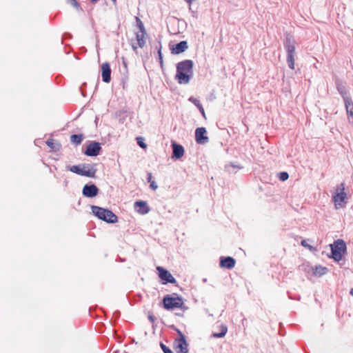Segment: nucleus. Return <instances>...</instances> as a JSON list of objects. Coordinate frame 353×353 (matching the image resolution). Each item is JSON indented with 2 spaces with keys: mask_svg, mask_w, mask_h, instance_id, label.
I'll use <instances>...</instances> for the list:
<instances>
[{
  "mask_svg": "<svg viewBox=\"0 0 353 353\" xmlns=\"http://www.w3.org/2000/svg\"><path fill=\"white\" fill-rule=\"evenodd\" d=\"M337 90L342 96L344 103L350 105V100H351V98L348 96L345 85L342 83H337Z\"/></svg>",
  "mask_w": 353,
  "mask_h": 353,
  "instance_id": "16",
  "label": "nucleus"
},
{
  "mask_svg": "<svg viewBox=\"0 0 353 353\" xmlns=\"http://www.w3.org/2000/svg\"><path fill=\"white\" fill-rule=\"evenodd\" d=\"M83 140V135L82 134H72L70 137V141L71 143L79 145Z\"/></svg>",
  "mask_w": 353,
  "mask_h": 353,
  "instance_id": "25",
  "label": "nucleus"
},
{
  "mask_svg": "<svg viewBox=\"0 0 353 353\" xmlns=\"http://www.w3.org/2000/svg\"><path fill=\"white\" fill-rule=\"evenodd\" d=\"M158 55H159V59L160 64L162 66L163 65V57H162V53H161V47L159 48V49L158 50Z\"/></svg>",
  "mask_w": 353,
  "mask_h": 353,
  "instance_id": "32",
  "label": "nucleus"
},
{
  "mask_svg": "<svg viewBox=\"0 0 353 353\" xmlns=\"http://www.w3.org/2000/svg\"><path fill=\"white\" fill-rule=\"evenodd\" d=\"M188 48V42L186 41H181L176 43L175 46L172 49V52L173 54H179L185 52Z\"/></svg>",
  "mask_w": 353,
  "mask_h": 353,
  "instance_id": "15",
  "label": "nucleus"
},
{
  "mask_svg": "<svg viewBox=\"0 0 353 353\" xmlns=\"http://www.w3.org/2000/svg\"><path fill=\"white\" fill-rule=\"evenodd\" d=\"M70 1H71V4L73 6H74L76 8H79V5L78 2L77 1V0H70Z\"/></svg>",
  "mask_w": 353,
  "mask_h": 353,
  "instance_id": "36",
  "label": "nucleus"
},
{
  "mask_svg": "<svg viewBox=\"0 0 353 353\" xmlns=\"http://www.w3.org/2000/svg\"><path fill=\"white\" fill-rule=\"evenodd\" d=\"M101 150L99 143L93 141L87 146L85 154L88 157H96L99 154Z\"/></svg>",
  "mask_w": 353,
  "mask_h": 353,
  "instance_id": "9",
  "label": "nucleus"
},
{
  "mask_svg": "<svg viewBox=\"0 0 353 353\" xmlns=\"http://www.w3.org/2000/svg\"><path fill=\"white\" fill-rule=\"evenodd\" d=\"M46 144L48 145V147H50L51 149H52L54 151H59L61 148V144L58 141H57L52 139H48L46 141Z\"/></svg>",
  "mask_w": 353,
  "mask_h": 353,
  "instance_id": "21",
  "label": "nucleus"
},
{
  "mask_svg": "<svg viewBox=\"0 0 353 353\" xmlns=\"http://www.w3.org/2000/svg\"><path fill=\"white\" fill-rule=\"evenodd\" d=\"M81 173L83 174H81V176H85L91 178L95 177L97 170L94 169L91 165L85 163L81 164Z\"/></svg>",
  "mask_w": 353,
  "mask_h": 353,
  "instance_id": "11",
  "label": "nucleus"
},
{
  "mask_svg": "<svg viewBox=\"0 0 353 353\" xmlns=\"http://www.w3.org/2000/svg\"><path fill=\"white\" fill-rule=\"evenodd\" d=\"M164 307L166 310H173L174 308H181L183 310L188 309L184 305L183 298L179 296L176 294H173L172 296L166 295L163 299Z\"/></svg>",
  "mask_w": 353,
  "mask_h": 353,
  "instance_id": "4",
  "label": "nucleus"
},
{
  "mask_svg": "<svg viewBox=\"0 0 353 353\" xmlns=\"http://www.w3.org/2000/svg\"><path fill=\"white\" fill-rule=\"evenodd\" d=\"M150 183V187L152 190H156L158 188V185H157V183L154 181H151V183Z\"/></svg>",
  "mask_w": 353,
  "mask_h": 353,
  "instance_id": "33",
  "label": "nucleus"
},
{
  "mask_svg": "<svg viewBox=\"0 0 353 353\" xmlns=\"http://www.w3.org/2000/svg\"><path fill=\"white\" fill-rule=\"evenodd\" d=\"M132 49L136 51L137 49V47L136 46H134V44L132 45Z\"/></svg>",
  "mask_w": 353,
  "mask_h": 353,
  "instance_id": "40",
  "label": "nucleus"
},
{
  "mask_svg": "<svg viewBox=\"0 0 353 353\" xmlns=\"http://www.w3.org/2000/svg\"><path fill=\"white\" fill-rule=\"evenodd\" d=\"M187 3H188L189 4L192 3V2L193 1V0H185Z\"/></svg>",
  "mask_w": 353,
  "mask_h": 353,
  "instance_id": "42",
  "label": "nucleus"
},
{
  "mask_svg": "<svg viewBox=\"0 0 353 353\" xmlns=\"http://www.w3.org/2000/svg\"><path fill=\"white\" fill-rule=\"evenodd\" d=\"M279 176L281 181H285L289 178V174L286 172H282L279 173Z\"/></svg>",
  "mask_w": 353,
  "mask_h": 353,
  "instance_id": "28",
  "label": "nucleus"
},
{
  "mask_svg": "<svg viewBox=\"0 0 353 353\" xmlns=\"http://www.w3.org/2000/svg\"><path fill=\"white\" fill-rule=\"evenodd\" d=\"M184 154V149L182 145L172 143V158L180 159Z\"/></svg>",
  "mask_w": 353,
  "mask_h": 353,
  "instance_id": "14",
  "label": "nucleus"
},
{
  "mask_svg": "<svg viewBox=\"0 0 353 353\" xmlns=\"http://www.w3.org/2000/svg\"><path fill=\"white\" fill-rule=\"evenodd\" d=\"M147 176H148V177H147V180H148V183H151V181H153L152 180V173L148 172V173L147 174Z\"/></svg>",
  "mask_w": 353,
  "mask_h": 353,
  "instance_id": "37",
  "label": "nucleus"
},
{
  "mask_svg": "<svg viewBox=\"0 0 353 353\" xmlns=\"http://www.w3.org/2000/svg\"><path fill=\"white\" fill-rule=\"evenodd\" d=\"M92 213L99 219L107 223H114L118 221L117 216L111 210L99 206L92 205Z\"/></svg>",
  "mask_w": 353,
  "mask_h": 353,
  "instance_id": "3",
  "label": "nucleus"
},
{
  "mask_svg": "<svg viewBox=\"0 0 353 353\" xmlns=\"http://www.w3.org/2000/svg\"><path fill=\"white\" fill-rule=\"evenodd\" d=\"M193 61L186 59L176 65L175 79L180 84H187L190 82L193 74Z\"/></svg>",
  "mask_w": 353,
  "mask_h": 353,
  "instance_id": "1",
  "label": "nucleus"
},
{
  "mask_svg": "<svg viewBox=\"0 0 353 353\" xmlns=\"http://www.w3.org/2000/svg\"><path fill=\"white\" fill-rule=\"evenodd\" d=\"M148 318H149V320H150L152 323H153V322L154 321V320H155L154 316H152V315H150V316H148Z\"/></svg>",
  "mask_w": 353,
  "mask_h": 353,
  "instance_id": "38",
  "label": "nucleus"
},
{
  "mask_svg": "<svg viewBox=\"0 0 353 353\" xmlns=\"http://www.w3.org/2000/svg\"><path fill=\"white\" fill-rule=\"evenodd\" d=\"M207 130L204 127L197 128L195 130V141L198 144L205 145L209 142V137L206 135Z\"/></svg>",
  "mask_w": 353,
  "mask_h": 353,
  "instance_id": "6",
  "label": "nucleus"
},
{
  "mask_svg": "<svg viewBox=\"0 0 353 353\" xmlns=\"http://www.w3.org/2000/svg\"><path fill=\"white\" fill-rule=\"evenodd\" d=\"M92 3H96L98 0H90Z\"/></svg>",
  "mask_w": 353,
  "mask_h": 353,
  "instance_id": "44",
  "label": "nucleus"
},
{
  "mask_svg": "<svg viewBox=\"0 0 353 353\" xmlns=\"http://www.w3.org/2000/svg\"><path fill=\"white\" fill-rule=\"evenodd\" d=\"M346 193L345 192H336L333 196V200L336 204V206L341 205L343 202H344L346 199Z\"/></svg>",
  "mask_w": 353,
  "mask_h": 353,
  "instance_id": "18",
  "label": "nucleus"
},
{
  "mask_svg": "<svg viewBox=\"0 0 353 353\" xmlns=\"http://www.w3.org/2000/svg\"><path fill=\"white\" fill-rule=\"evenodd\" d=\"M237 168V166H236L234 164H229V165H225V170L229 172V173H235L236 172V170L235 169ZM238 168H240L239 167H238Z\"/></svg>",
  "mask_w": 353,
  "mask_h": 353,
  "instance_id": "27",
  "label": "nucleus"
},
{
  "mask_svg": "<svg viewBox=\"0 0 353 353\" xmlns=\"http://www.w3.org/2000/svg\"><path fill=\"white\" fill-rule=\"evenodd\" d=\"M123 64L125 68L127 67V63H126L125 61L124 60V59H123Z\"/></svg>",
  "mask_w": 353,
  "mask_h": 353,
  "instance_id": "41",
  "label": "nucleus"
},
{
  "mask_svg": "<svg viewBox=\"0 0 353 353\" xmlns=\"http://www.w3.org/2000/svg\"><path fill=\"white\" fill-rule=\"evenodd\" d=\"M345 106L346 108L349 121L353 125V103L352 99L350 100V105L347 103H345Z\"/></svg>",
  "mask_w": 353,
  "mask_h": 353,
  "instance_id": "20",
  "label": "nucleus"
},
{
  "mask_svg": "<svg viewBox=\"0 0 353 353\" xmlns=\"http://www.w3.org/2000/svg\"><path fill=\"white\" fill-rule=\"evenodd\" d=\"M336 191L337 192H345V183H342L338 185Z\"/></svg>",
  "mask_w": 353,
  "mask_h": 353,
  "instance_id": "31",
  "label": "nucleus"
},
{
  "mask_svg": "<svg viewBox=\"0 0 353 353\" xmlns=\"http://www.w3.org/2000/svg\"><path fill=\"white\" fill-rule=\"evenodd\" d=\"M284 48L287 52V63L288 67L290 69H294V54H295V41L290 34H288L285 38V41L284 43Z\"/></svg>",
  "mask_w": 353,
  "mask_h": 353,
  "instance_id": "2",
  "label": "nucleus"
},
{
  "mask_svg": "<svg viewBox=\"0 0 353 353\" xmlns=\"http://www.w3.org/2000/svg\"><path fill=\"white\" fill-rule=\"evenodd\" d=\"M83 196L88 198L96 196L99 193V188L94 184H85L82 190Z\"/></svg>",
  "mask_w": 353,
  "mask_h": 353,
  "instance_id": "8",
  "label": "nucleus"
},
{
  "mask_svg": "<svg viewBox=\"0 0 353 353\" xmlns=\"http://www.w3.org/2000/svg\"><path fill=\"white\" fill-rule=\"evenodd\" d=\"M227 332H228L227 326L222 325L221 326V332H218V333L214 332L212 336L214 338H222L225 336Z\"/></svg>",
  "mask_w": 353,
  "mask_h": 353,
  "instance_id": "24",
  "label": "nucleus"
},
{
  "mask_svg": "<svg viewBox=\"0 0 353 353\" xmlns=\"http://www.w3.org/2000/svg\"><path fill=\"white\" fill-rule=\"evenodd\" d=\"M139 139H140L139 138V139H138V141H137L138 145H139L141 148L145 149V148L147 147V145H146L143 141H140Z\"/></svg>",
  "mask_w": 353,
  "mask_h": 353,
  "instance_id": "34",
  "label": "nucleus"
},
{
  "mask_svg": "<svg viewBox=\"0 0 353 353\" xmlns=\"http://www.w3.org/2000/svg\"><path fill=\"white\" fill-rule=\"evenodd\" d=\"M112 1L114 3H115L117 0H112Z\"/></svg>",
  "mask_w": 353,
  "mask_h": 353,
  "instance_id": "45",
  "label": "nucleus"
},
{
  "mask_svg": "<svg viewBox=\"0 0 353 353\" xmlns=\"http://www.w3.org/2000/svg\"><path fill=\"white\" fill-rule=\"evenodd\" d=\"M135 207H139L140 209L138 210V212L141 214H148L150 211V208L147 205V203L143 201H137L134 203Z\"/></svg>",
  "mask_w": 353,
  "mask_h": 353,
  "instance_id": "17",
  "label": "nucleus"
},
{
  "mask_svg": "<svg viewBox=\"0 0 353 353\" xmlns=\"http://www.w3.org/2000/svg\"><path fill=\"white\" fill-rule=\"evenodd\" d=\"M189 101L190 102H192V103H194L196 106V108L199 109V112L201 113L203 117H205V113L204 109H203L201 103H200L199 100H198L197 99H196L193 97H190L189 98Z\"/></svg>",
  "mask_w": 353,
  "mask_h": 353,
  "instance_id": "23",
  "label": "nucleus"
},
{
  "mask_svg": "<svg viewBox=\"0 0 353 353\" xmlns=\"http://www.w3.org/2000/svg\"><path fill=\"white\" fill-rule=\"evenodd\" d=\"M102 79L105 83H109L111 80V69L108 62L103 63L101 65Z\"/></svg>",
  "mask_w": 353,
  "mask_h": 353,
  "instance_id": "10",
  "label": "nucleus"
},
{
  "mask_svg": "<svg viewBox=\"0 0 353 353\" xmlns=\"http://www.w3.org/2000/svg\"><path fill=\"white\" fill-rule=\"evenodd\" d=\"M350 294L353 296V288L350 290Z\"/></svg>",
  "mask_w": 353,
  "mask_h": 353,
  "instance_id": "43",
  "label": "nucleus"
},
{
  "mask_svg": "<svg viewBox=\"0 0 353 353\" xmlns=\"http://www.w3.org/2000/svg\"><path fill=\"white\" fill-rule=\"evenodd\" d=\"M157 270L159 272V278L165 281L164 283H176V280L173 277L172 274L167 270L164 269L162 267L158 266L157 267Z\"/></svg>",
  "mask_w": 353,
  "mask_h": 353,
  "instance_id": "7",
  "label": "nucleus"
},
{
  "mask_svg": "<svg viewBox=\"0 0 353 353\" xmlns=\"http://www.w3.org/2000/svg\"><path fill=\"white\" fill-rule=\"evenodd\" d=\"M68 169L71 171L72 172H74L75 174H77L79 175H81V164L78 165H72V166H68Z\"/></svg>",
  "mask_w": 353,
  "mask_h": 353,
  "instance_id": "26",
  "label": "nucleus"
},
{
  "mask_svg": "<svg viewBox=\"0 0 353 353\" xmlns=\"http://www.w3.org/2000/svg\"><path fill=\"white\" fill-rule=\"evenodd\" d=\"M313 274L316 276H321L326 274L327 272V269L325 267H323L321 265L316 266L312 269Z\"/></svg>",
  "mask_w": 353,
  "mask_h": 353,
  "instance_id": "22",
  "label": "nucleus"
},
{
  "mask_svg": "<svg viewBox=\"0 0 353 353\" xmlns=\"http://www.w3.org/2000/svg\"><path fill=\"white\" fill-rule=\"evenodd\" d=\"M332 251V257L336 261H339L342 259L343 254L346 250V245L341 239H338L334 241L332 245H330Z\"/></svg>",
  "mask_w": 353,
  "mask_h": 353,
  "instance_id": "5",
  "label": "nucleus"
},
{
  "mask_svg": "<svg viewBox=\"0 0 353 353\" xmlns=\"http://www.w3.org/2000/svg\"><path fill=\"white\" fill-rule=\"evenodd\" d=\"M137 21L138 26L140 29V32H145V28H144V26H143L142 21L137 17Z\"/></svg>",
  "mask_w": 353,
  "mask_h": 353,
  "instance_id": "30",
  "label": "nucleus"
},
{
  "mask_svg": "<svg viewBox=\"0 0 353 353\" xmlns=\"http://www.w3.org/2000/svg\"><path fill=\"white\" fill-rule=\"evenodd\" d=\"M301 245L303 247L308 248L310 250H311L312 248V246H310V245L307 244V243H306V241L305 240L301 241Z\"/></svg>",
  "mask_w": 353,
  "mask_h": 353,
  "instance_id": "35",
  "label": "nucleus"
},
{
  "mask_svg": "<svg viewBox=\"0 0 353 353\" xmlns=\"http://www.w3.org/2000/svg\"><path fill=\"white\" fill-rule=\"evenodd\" d=\"M177 345L176 347V350L177 353H188V343L185 339V337L179 338L177 340Z\"/></svg>",
  "mask_w": 353,
  "mask_h": 353,
  "instance_id": "13",
  "label": "nucleus"
},
{
  "mask_svg": "<svg viewBox=\"0 0 353 353\" xmlns=\"http://www.w3.org/2000/svg\"><path fill=\"white\" fill-rule=\"evenodd\" d=\"M177 333L180 336V338L185 337L183 333L179 330H177Z\"/></svg>",
  "mask_w": 353,
  "mask_h": 353,
  "instance_id": "39",
  "label": "nucleus"
},
{
  "mask_svg": "<svg viewBox=\"0 0 353 353\" xmlns=\"http://www.w3.org/2000/svg\"><path fill=\"white\" fill-rule=\"evenodd\" d=\"M220 265L222 268L232 269L235 265V260L231 256L221 257Z\"/></svg>",
  "mask_w": 353,
  "mask_h": 353,
  "instance_id": "12",
  "label": "nucleus"
},
{
  "mask_svg": "<svg viewBox=\"0 0 353 353\" xmlns=\"http://www.w3.org/2000/svg\"><path fill=\"white\" fill-rule=\"evenodd\" d=\"M146 32H139L136 34V39L139 48H143L145 44V35Z\"/></svg>",
  "mask_w": 353,
  "mask_h": 353,
  "instance_id": "19",
  "label": "nucleus"
},
{
  "mask_svg": "<svg viewBox=\"0 0 353 353\" xmlns=\"http://www.w3.org/2000/svg\"><path fill=\"white\" fill-rule=\"evenodd\" d=\"M160 346L163 351L164 353H174L169 347H168L165 344L161 343Z\"/></svg>",
  "mask_w": 353,
  "mask_h": 353,
  "instance_id": "29",
  "label": "nucleus"
}]
</instances>
